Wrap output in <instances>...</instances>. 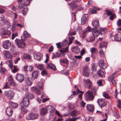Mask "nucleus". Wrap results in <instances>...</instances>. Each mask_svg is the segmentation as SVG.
<instances>
[{
	"label": "nucleus",
	"mask_w": 121,
	"mask_h": 121,
	"mask_svg": "<svg viewBox=\"0 0 121 121\" xmlns=\"http://www.w3.org/2000/svg\"><path fill=\"white\" fill-rule=\"evenodd\" d=\"M11 43L8 40L4 41L2 44L3 47L5 49H8L11 46Z\"/></svg>",
	"instance_id": "6e6552de"
},
{
	"label": "nucleus",
	"mask_w": 121,
	"mask_h": 121,
	"mask_svg": "<svg viewBox=\"0 0 121 121\" xmlns=\"http://www.w3.org/2000/svg\"><path fill=\"white\" fill-rule=\"evenodd\" d=\"M37 87L39 88L42 90L43 89V84L42 82H39L37 84Z\"/></svg>",
	"instance_id": "e433bc0d"
},
{
	"label": "nucleus",
	"mask_w": 121,
	"mask_h": 121,
	"mask_svg": "<svg viewBox=\"0 0 121 121\" xmlns=\"http://www.w3.org/2000/svg\"><path fill=\"white\" fill-rule=\"evenodd\" d=\"M4 94L10 100L13 99L14 95V93L12 91H5Z\"/></svg>",
	"instance_id": "423d86ee"
},
{
	"label": "nucleus",
	"mask_w": 121,
	"mask_h": 121,
	"mask_svg": "<svg viewBox=\"0 0 121 121\" xmlns=\"http://www.w3.org/2000/svg\"><path fill=\"white\" fill-rule=\"evenodd\" d=\"M9 81V84L10 85L15 86H16V84L14 81L13 78L11 76L8 78Z\"/></svg>",
	"instance_id": "2eb2a0df"
},
{
	"label": "nucleus",
	"mask_w": 121,
	"mask_h": 121,
	"mask_svg": "<svg viewBox=\"0 0 121 121\" xmlns=\"http://www.w3.org/2000/svg\"><path fill=\"white\" fill-rule=\"evenodd\" d=\"M117 24L118 26L121 27V19H119L117 22Z\"/></svg>",
	"instance_id": "338daca9"
},
{
	"label": "nucleus",
	"mask_w": 121,
	"mask_h": 121,
	"mask_svg": "<svg viewBox=\"0 0 121 121\" xmlns=\"http://www.w3.org/2000/svg\"><path fill=\"white\" fill-rule=\"evenodd\" d=\"M48 111L47 108H42L40 110V114L42 116L45 115L47 113Z\"/></svg>",
	"instance_id": "a211bd4d"
},
{
	"label": "nucleus",
	"mask_w": 121,
	"mask_h": 121,
	"mask_svg": "<svg viewBox=\"0 0 121 121\" xmlns=\"http://www.w3.org/2000/svg\"><path fill=\"white\" fill-rule=\"evenodd\" d=\"M33 67L32 66L25 65L24 66V70L26 71H31L33 70Z\"/></svg>",
	"instance_id": "f3484780"
},
{
	"label": "nucleus",
	"mask_w": 121,
	"mask_h": 121,
	"mask_svg": "<svg viewBox=\"0 0 121 121\" xmlns=\"http://www.w3.org/2000/svg\"><path fill=\"white\" fill-rule=\"evenodd\" d=\"M15 43L18 47L21 48H24L26 45V43L22 40H19L16 39L15 40Z\"/></svg>",
	"instance_id": "20e7f679"
},
{
	"label": "nucleus",
	"mask_w": 121,
	"mask_h": 121,
	"mask_svg": "<svg viewBox=\"0 0 121 121\" xmlns=\"http://www.w3.org/2000/svg\"><path fill=\"white\" fill-rule=\"evenodd\" d=\"M17 36V32H13L12 34V38L13 39L15 37Z\"/></svg>",
	"instance_id": "6e6d98bb"
},
{
	"label": "nucleus",
	"mask_w": 121,
	"mask_h": 121,
	"mask_svg": "<svg viewBox=\"0 0 121 121\" xmlns=\"http://www.w3.org/2000/svg\"><path fill=\"white\" fill-rule=\"evenodd\" d=\"M74 37L73 36H71V37H69V43L68 44V45H69L70 44H71L73 40L74 39Z\"/></svg>",
	"instance_id": "37998d69"
},
{
	"label": "nucleus",
	"mask_w": 121,
	"mask_h": 121,
	"mask_svg": "<svg viewBox=\"0 0 121 121\" xmlns=\"http://www.w3.org/2000/svg\"><path fill=\"white\" fill-rule=\"evenodd\" d=\"M11 32L9 30H3L1 32V34L2 35H9L11 34Z\"/></svg>",
	"instance_id": "5701e85b"
},
{
	"label": "nucleus",
	"mask_w": 121,
	"mask_h": 121,
	"mask_svg": "<svg viewBox=\"0 0 121 121\" xmlns=\"http://www.w3.org/2000/svg\"><path fill=\"white\" fill-rule=\"evenodd\" d=\"M36 67L37 68H38L39 69L41 70H43L44 67L43 65L42 64H39L37 65H36Z\"/></svg>",
	"instance_id": "de8ad7c7"
},
{
	"label": "nucleus",
	"mask_w": 121,
	"mask_h": 121,
	"mask_svg": "<svg viewBox=\"0 0 121 121\" xmlns=\"http://www.w3.org/2000/svg\"><path fill=\"white\" fill-rule=\"evenodd\" d=\"M86 107L88 110L91 112H92L94 110V106L93 105L87 104L86 106Z\"/></svg>",
	"instance_id": "dca6fc26"
},
{
	"label": "nucleus",
	"mask_w": 121,
	"mask_h": 121,
	"mask_svg": "<svg viewBox=\"0 0 121 121\" xmlns=\"http://www.w3.org/2000/svg\"><path fill=\"white\" fill-rule=\"evenodd\" d=\"M98 88L96 87L93 86L91 87V90L92 92V93L94 96L97 95L96 92Z\"/></svg>",
	"instance_id": "393cba45"
},
{
	"label": "nucleus",
	"mask_w": 121,
	"mask_h": 121,
	"mask_svg": "<svg viewBox=\"0 0 121 121\" xmlns=\"http://www.w3.org/2000/svg\"><path fill=\"white\" fill-rule=\"evenodd\" d=\"M100 32L101 34L105 33L107 32V30L105 29L102 28L100 30Z\"/></svg>",
	"instance_id": "13d9d810"
},
{
	"label": "nucleus",
	"mask_w": 121,
	"mask_h": 121,
	"mask_svg": "<svg viewBox=\"0 0 121 121\" xmlns=\"http://www.w3.org/2000/svg\"><path fill=\"white\" fill-rule=\"evenodd\" d=\"M90 51L91 53V57L95 59V57L94 54L97 52V50L95 48H93L91 49Z\"/></svg>",
	"instance_id": "4468645a"
},
{
	"label": "nucleus",
	"mask_w": 121,
	"mask_h": 121,
	"mask_svg": "<svg viewBox=\"0 0 121 121\" xmlns=\"http://www.w3.org/2000/svg\"><path fill=\"white\" fill-rule=\"evenodd\" d=\"M2 22L5 24L6 25H7V27H6L7 28H9L10 26V24L9 22L6 19H4L3 21Z\"/></svg>",
	"instance_id": "4c0bfd02"
},
{
	"label": "nucleus",
	"mask_w": 121,
	"mask_h": 121,
	"mask_svg": "<svg viewBox=\"0 0 121 121\" xmlns=\"http://www.w3.org/2000/svg\"><path fill=\"white\" fill-rule=\"evenodd\" d=\"M72 51L75 54H77L79 52L80 49L78 46H76L72 48Z\"/></svg>",
	"instance_id": "4be33fe9"
},
{
	"label": "nucleus",
	"mask_w": 121,
	"mask_h": 121,
	"mask_svg": "<svg viewBox=\"0 0 121 121\" xmlns=\"http://www.w3.org/2000/svg\"><path fill=\"white\" fill-rule=\"evenodd\" d=\"M25 106H21V109L22 110L25 112H27L28 110L27 109L25 108Z\"/></svg>",
	"instance_id": "e2e57ef3"
},
{
	"label": "nucleus",
	"mask_w": 121,
	"mask_h": 121,
	"mask_svg": "<svg viewBox=\"0 0 121 121\" xmlns=\"http://www.w3.org/2000/svg\"><path fill=\"white\" fill-rule=\"evenodd\" d=\"M47 73L46 70L45 69L41 72V74L43 76L47 75Z\"/></svg>",
	"instance_id": "69168bd1"
},
{
	"label": "nucleus",
	"mask_w": 121,
	"mask_h": 121,
	"mask_svg": "<svg viewBox=\"0 0 121 121\" xmlns=\"http://www.w3.org/2000/svg\"><path fill=\"white\" fill-rule=\"evenodd\" d=\"M79 118V117L76 118H69L66 120L65 121H75Z\"/></svg>",
	"instance_id": "c03bdc74"
},
{
	"label": "nucleus",
	"mask_w": 121,
	"mask_h": 121,
	"mask_svg": "<svg viewBox=\"0 0 121 121\" xmlns=\"http://www.w3.org/2000/svg\"><path fill=\"white\" fill-rule=\"evenodd\" d=\"M6 112L8 116H11L13 114V111L10 107H7L6 109Z\"/></svg>",
	"instance_id": "ddd939ff"
},
{
	"label": "nucleus",
	"mask_w": 121,
	"mask_h": 121,
	"mask_svg": "<svg viewBox=\"0 0 121 121\" xmlns=\"http://www.w3.org/2000/svg\"><path fill=\"white\" fill-rule=\"evenodd\" d=\"M39 117V115L37 113H31L28 115L27 118L29 120H34L37 118Z\"/></svg>",
	"instance_id": "39448f33"
},
{
	"label": "nucleus",
	"mask_w": 121,
	"mask_h": 121,
	"mask_svg": "<svg viewBox=\"0 0 121 121\" xmlns=\"http://www.w3.org/2000/svg\"><path fill=\"white\" fill-rule=\"evenodd\" d=\"M9 103L14 108H16L18 106V104L17 103H13L12 101H9Z\"/></svg>",
	"instance_id": "58836bf2"
},
{
	"label": "nucleus",
	"mask_w": 121,
	"mask_h": 121,
	"mask_svg": "<svg viewBox=\"0 0 121 121\" xmlns=\"http://www.w3.org/2000/svg\"><path fill=\"white\" fill-rule=\"evenodd\" d=\"M30 37V35L27 33V31H24L23 33V35L21 37V38L23 37L25 39L27 37Z\"/></svg>",
	"instance_id": "b1692460"
},
{
	"label": "nucleus",
	"mask_w": 121,
	"mask_h": 121,
	"mask_svg": "<svg viewBox=\"0 0 121 121\" xmlns=\"http://www.w3.org/2000/svg\"><path fill=\"white\" fill-rule=\"evenodd\" d=\"M16 78L18 82H22L24 81L25 77L23 75L18 73L16 75Z\"/></svg>",
	"instance_id": "1a4fd4ad"
},
{
	"label": "nucleus",
	"mask_w": 121,
	"mask_h": 121,
	"mask_svg": "<svg viewBox=\"0 0 121 121\" xmlns=\"http://www.w3.org/2000/svg\"><path fill=\"white\" fill-rule=\"evenodd\" d=\"M25 97L26 98H28L29 99H32L34 98V95L29 92L26 93Z\"/></svg>",
	"instance_id": "aec40b11"
},
{
	"label": "nucleus",
	"mask_w": 121,
	"mask_h": 121,
	"mask_svg": "<svg viewBox=\"0 0 121 121\" xmlns=\"http://www.w3.org/2000/svg\"><path fill=\"white\" fill-rule=\"evenodd\" d=\"M83 80L87 84L88 88L89 89H90L92 84V82L89 79L85 80L84 79Z\"/></svg>",
	"instance_id": "a878e982"
},
{
	"label": "nucleus",
	"mask_w": 121,
	"mask_h": 121,
	"mask_svg": "<svg viewBox=\"0 0 121 121\" xmlns=\"http://www.w3.org/2000/svg\"><path fill=\"white\" fill-rule=\"evenodd\" d=\"M104 70H102L101 69H99L97 72L98 75L100 77H104Z\"/></svg>",
	"instance_id": "6ab92c4d"
},
{
	"label": "nucleus",
	"mask_w": 121,
	"mask_h": 121,
	"mask_svg": "<svg viewBox=\"0 0 121 121\" xmlns=\"http://www.w3.org/2000/svg\"><path fill=\"white\" fill-rule=\"evenodd\" d=\"M60 63H63L66 64H68L69 63V61L66 59H60Z\"/></svg>",
	"instance_id": "c85d7f7f"
},
{
	"label": "nucleus",
	"mask_w": 121,
	"mask_h": 121,
	"mask_svg": "<svg viewBox=\"0 0 121 121\" xmlns=\"http://www.w3.org/2000/svg\"><path fill=\"white\" fill-rule=\"evenodd\" d=\"M60 54L58 52H56L55 54H54L53 56L52 57V59H53L55 57H58L60 56Z\"/></svg>",
	"instance_id": "680f3d73"
},
{
	"label": "nucleus",
	"mask_w": 121,
	"mask_h": 121,
	"mask_svg": "<svg viewBox=\"0 0 121 121\" xmlns=\"http://www.w3.org/2000/svg\"><path fill=\"white\" fill-rule=\"evenodd\" d=\"M75 107L74 105L72 104H69V108L71 110L73 109Z\"/></svg>",
	"instance_id": "052dcab7"
},
{
	"label": "nucleus",
	"mask_w": 121,
	"mask_h": 121,
	"mask_svg": "<svg viewBox=\"0 0 121 121\" xmlns=\"http://www.w3.org/2000/svg\"><path fill=\"white\" fill-rule=\"evenodd\" d=\"M115 77V76H113L112 75L110 76L108 78L109 80V81H111L114 80V78Z\"/></svg>",
	"instance_id": "0e129e2a"
},
{
	"label": "nucleus",
	"mask_w": 121,
	"mask_h": 121,
	"mask_svg": "<svg viewBox=\"0 0 121 121\" xmlns=\"http://www.w3.org/2000/svg\"><path fill=\"white\" fill-rule=\"evenodd\" d=\"M110 16L109 19L111 20L112 21L113 20L116 18V17L115 14L114 13L113 14L110 15Z\"/></svg>",
	"instance_id": "09e8293b"
},
{
	"label": "nucleus",
	"mask_w": 121,
	"mask_h": 121,
	"mask_svg": "<svg viewBox=\"0 0 121 121\" xmlns=\"http://www.w3.org/2000/svg\"><path fill=\"white\" fill-rule=\"evenodd\" d=\"M89 73V69L87 65H86L82 68V74L85 76H88Z\"/></svg>",
	"instance_id": "0eeeda50"
},
{
	"label": "nucleus",
	"mask_w": 121,
	"mask_h": 121,
	"mask_svg": "<svg viewBox=\"0 0 121 121\" xmlns=\"http://www.w3.org/2000/svg\"><path fill=\"white\" fill-rule=\"evenodd\" d=\"M47 108L50 111V112L51 113H53L55 110V109L54 107L52 106H48Z\"/></svg>",
	"instance_id": "f704fd0d"
},
{
	"label": "nucleus",
	"mask_w": 121,
	"mask_h": 121,
	"mask_svg": "<svg viewBox=\"0 0 121 121\" xmlns=\"http://www.w3.org/2000/svg\"><path fill=\"white\" fill-rule=\"evenodd\" d=\"M23 58L26 59H30L31 58V56L30 55L26 54L24 55Z\"/></svg>",
	"instance_id": "8fccbe9b"
},
{
	"label": "nucleus",
	"mask_w": 121,
	"mask_h": 121,
	"mask_svg": "<svg viewBox=\"0 0 121 121\" xmlns=\"http://www.w3.org/2000/svg\"><path fill=\"white\" fill-rule=\"evenodd\" d=\"M22 102H29V101L28 98H26V97H25L23 98Z\"/></svg>",
	"instance_id": "bf43d9fd"
},
{
	"label": "nucleus",
	"mask_w": 121,
	"mask_h": 121,
	"mask_svg": "<svg viewBox=\"0 0 121 121\" xmlns=\"http://www.w3.org/2000/svg\"><path fill=\"white\" fill-rule=\"evenodd\" d=\"M34 57L36 59L40 61L41 59V56L39 54L37 53L35 54L34 55Z\"/></svg>",
	"instance_id": "c756f323"
},
{
	"label": "nucleus",
	"mask_w": 121,
	"mask_h": 121,
	"mask_svg": "<svg viewBox=\"0 0 121 121\" xmlns=\"http://www.w3.org/2000/svg\"><path fill=\"white\" fill-rule=\"evenodd\" d=\"M89 37L87 39V40L88 42H91L94 41L95 39V38L94 37Z\"/></svg>",
	"instance_id": "3c124183"
},
{
	"label": "nucleus",
	"mask_w": 121,
	"mask_h": 121,
	"mask_svg": "<svg viewBox=\"0 0 121 121\" xmlns=\"http://www.w3.org/2000/svg\"><path fill=\"white\" fill-rule=\"evenodd\" d=\"M29 102H21L20 104L21 105V106H25V107H27L29 105Z\"/></svg>",
	"instance_id": "a19ab883"
},
{
	"label": "nucleus",
	"mask_w": 121,
	"mask_h": 121,
	"mask_svg": "<svg viewBox=\"0 0 121 121\" xmlns=\"http://www.w3.org/2000/svg\"><path fill=\"white\" fill-rule=\"evenodd\" d=\"M114 38L117 41H121V35H120L117 34L114 36Z\"/></svg>",
	"instance_id": "473e14b6"
},
{
	"label": "nucleus",
	"mask_w": 121,
	"mask_h": 121,
	"mask_svg": "<svg viewBox=\"0 0 121 121\" xmlns=\"http://www.w3.org/2000/svg\"><path fill=\"white\" fill-rule=\"evenodd\" d=\"M31 79L30 78H28L26 79V82L28 85L31 86L32 84V82L31 81Z\"/></svg>",
	"instance_id": "2f4dec72"
},
{
	"label": "nucleus",
	"mask_w": 121,
	"mask_h": 121,
	"mask_svg": "<svg viewBox=\"0 0 121 121\" xmlns=\"http://www.w3.org/2000/svg\"><path fill=\"white\" fill-rule=\"evenodd\" d=\"M97 103L101 108L106 105V103L102 99H98L97 101Z\"/></svg>",
	"instance_id": "9b49d317"
},
{
	"label": "nucleus",
	"mask_w": 121,
	"mask_h": 121,
	"mask_svg": "<svg viewBox=\"0 0 121 121\" xmlns=\"http://www.w3.org/2000/svg\"><path fill=\"white\" fill-rule=\"evenodd\" d=\"M68 4L70 6L72 11L76 8L77 11L83 10V8L81 7L80 6H78L77 3L75 1L69 3H68Z\"/></svg>",
	"instance_id": "f03ea898"
},
{
	"label": "nucleus",
	"mask_w": 121,
	"mask_h": 121,
	"mask_svg": "<svg viewBox=\"0 0 121 121\" xmlns=\"http://www.w3.org/2000/svg\"><path fill=\"white\" fill-rule=\"evenodd\" d=\"M88 15L87 14H83L81 19V24L84 25L86 23V20L88 19Z\"/></svg>",
	"instance_id": "f8f14e48"
},
{
	"label": "nucleus",
	"mask_w": 121,
	"mask_h": 121,
	"mask_svg": "<svg viewBox=\"0 0 121 121\" xmlns=\"http://www.w3.org/2000/svg\"><path fill=\"white\" fill-rule=\"evenodd\" d=\"M95 96L90 91H88L85 94V98L87 100L91 101L94 99Z\"/></svg>",
	"instance_id": "7ed1b4c3"
},
{
	"label": "nucleus",
	"mask_w": 121,
	"mask_h": 121,
	"mask_svg": "<svg viewBox=\"0 0 121 121\" xmlns=\"http://www.w3.org/2000/svg\"><path fill=\"white\" fill-rule=\"evenodd\" d=\"M28 9L27 7H26L24 8L22 11V13L24 15H25L26 14V11H28Z\"/></svg>",
	"instance_id": "864d4df0"
},
{
	"label": "nucleus",
	"mask_w": 121,
	"mask_h": 121,
	"mask_svg": "<svg viewBox=\"0 0 121 121\" xmlns=\"http://www.w3.org/2000/svg\"><path fill=\"white\" fill-rule=\"evenodd\" d=\"M105 13L107 15H110L113 13L111 9H108L105 10Z\"/></svg>",
	"instance_id": "72a5a7b5"
},
{
	"label": "nucleus",
	"mask_w": 121,
	"mask_h": 121,
	"mask_svg": "<svg viewBox=\"0 0 121 121\" xmlns=\"http://www.w3.org/2000/svg\"><path fill=\"white\" fill-rule=\"evenodd\" d=\"M107 45V43L105 42H102L100 43L99 47L100 48L104 47L106 48Z\"/></svg>",
	"instance_id": "c9c22d12"
},
{
	"label": "nucleus",
	"mask_w": 121,
	"mask_h": 121,
	"mask_svg": "<svg viewBox=\"0 0 121 121\" xmlns=\"http://www.w3.org/2000/svg\"><path fill=\"white\" fill-rule=\"evenodd\" d=\"M6 63L11 69H12L13 67V65L12 63V60H8L6 61Z\"/></svg>",
	"instance_id": "bb28decb"
},
{
	"label": "nucleus",
	"mask_w": 121,
	"mask_h": 121,
	"mask_svg": "<svg viewBox=\"0 0 121 121\" xmlns=\"http://www.w3.org/2000/svg\"><path fill=\"white\" fill-rule=\"evenodd\" d=\"M91 69L93 71H96V69L95 67V65L94 63H93L91 65Z\"/></svg>",
	"instance_id": "4d7b16f0"
},
{
	"label": "nucleus",
	"mask_w": 121,
	"mask_h": 121,
	"mask_svg": "<svg viewBox=\"0 0 121 121\" xmlns=\"http://www.w3.org/2000/svg\"><path fill=\"white\" fill-rule=\"evenodd\" d=\"M18 70V69L16 66H14V68L13 70H12V72L13 73H15L17 72Z\"/></svg>",
	"instance_id": "5fc2aeb1"
},
{
	"label": "nucleus",
	"mask_w": 121,
	"mask_h": 121,
	"mask_svg": "<svg viewBox=\"0 0 121 121\" xmlns=\"http://www.w3.org/2000/svg\"><path fill=\"white\" fill-rule=\"evenodd\" d=\"M48 67L50 69H52L54 70L56 69V67L54 65L51 63L49 64L48 65Z\"/></svg>",
	"instance_id": "7c9ffc66"
},
{
	"label": "nucleus",
	"mask_w": 121,
	"mask_h": 121,
	"mask_svg": "<svg viewBox=\"0 0 121 121\" xmlns=\"http://www.w3.org/2000/svg\"><path fill=\"white\" fill-rule=\"evenodd\" d=\"M38 72L37 71H34L32 74V77L33 79H35L37 78L38 75Z\"/></svg>",
	"instance_id": "cd10ccee"
},
{
	"label": "nucleus",
	"mask_w": 121,
	"mask_h": 121,
	"mask_svg": "<svg viewBox=\"0 0 121 121\" xmlns=\"http://www.w3.org/2000/svg\"><path fill=\"white\" fill-rule=\"evenodd\" d=\"M103 96L106 99H109L110 98V96L109 95L105 92H103Z\"/></svg>",
	"instance_id": "a18cd8bd"
},
{
	"label": "nucleus",
	"mask_w": 121,
	"mask_h": 121,
	"mask_svg": "<svg viewBox=\"0 0 121 121\" xmlns=\"http://www.w3.org/2000/svg\"><path fill=\"white\" fill-rule=\"evenodd\" d=\"M30 0H23V3L25 6L28 5L30 3Z\"/></svg>",
	"instance_id": "79ce46f5"
},
{
	"label": "nucleus",
	"mask_w": 121,
	"mask_h": 121,
	"mask_svg": "<svg viewBox=\"0 0 121 121\" xmlns=\"http://www.w3.org/2000/svg\"><path fill=\"white\" fill-rule=\"evenodd\" d=\"M92 25L94 28L92 30V34L95 37H97L100 34L99 32L97 30V28L99 26L98 20L97 19L94 21L92 23Z\"/></svg>",
	"instance_id": "f257e3e1"
},
{
	"label": "nucleus",
	"mask_w": 121,
	"mask_h": 121,
	"mask_svg": "<svg viewBox=\"0 0 121 121\" xmlns=\"http://www.w3.org/2000/svg\"><path fill=\"white\" fill-rule=\"evenodd\" d=\"M69 47L67 46L66 48H63L60 50V52L61 53L63 52H67L68 51Z\"/></svg>",
	"instance_id": "49530a36"
},
{
	"label": "nucleus",
	"mask_w": 121,
	"mask_h": 121,
	"mask_svg": "<svg viewBox=\"0 0 121 121\" xmlns=\"http://www.w3.org/2000/svg\"><path fill=\"white\" fill-rule=\"evenodd\" d=\"M60 73L62 74H63L65 75H68L69 74L68 71L65 69H64V70L61 71H60Z\"/></svg>",
	"instance_id": "603ef678"
},
{
	"label": "nucleus",
	"mask_w": 121,
	"mask_h": 121,
	"mask_svg": "<svg viewBox=\"0 0 121 121\" xmlns=\"http://www.w3.org/2000/svg\"><path fill=\"white\" fill-rule=\"evenodd\" d=\"M98 64L100 68L104 69H106L107 67L106 64L105 63H104L103 61L101 59L99 60Z\"/></svg>",
	"instance_id": "9d476101"
},
{
	"label": "nucleus",
	"mask_w": 121,
	"mask_h": 121,
	"mask_svg": "<svg viewBox=\"0 0 121 121\" xmlns=\"http://www.w3.org/2000/svg\"><path fill=\"white\" fill-rule=\"evenodd\" d=\"M10 52L9 51H5L3 52V53L5 57H6L7 55Z\"/></svg>",
	"instance_id": "774afa93"
},
{
	"label": "nucleus",
	"mask_w": 121,
	"mask_h": 121,
	"mask_svg": "<svg viewBox=\"0 0 121 121\" xmlns=\"http://www.w3.org/2000/svg\"><path fill=\"white\" fill-rule=\"evenodd\" d=\"M31 90L32 91L34 92L37 94L40 95L41 94V92L35 86L32 87Z\"/></svg>",
	"instance_id": "412c9836"
},
{
	"label": "nucleus",
	"mask_w": 121,
	"mask_h": 121,
	"mask_svg": "<svg viewBox=\"0 0 121 121\" xmlns=\"http://www.w3.org/2000/svg\"><path fill=\"white\" fill-rule=\"evenodd\" d=\"M77 113V111L76 110H74L71 112L70 115L72 117H74L76 116Z\"/></svg>",
	"instance_id": "ea45409f"
}]
</instances>
